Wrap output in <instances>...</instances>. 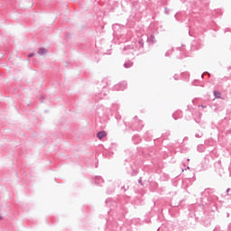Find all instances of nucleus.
Returning a JSON list of instances; mask_svg holds the SVG:
<instances>
[{
    "label": "nucleus",
    "mask_w": 231,
    "mask_h": 231,
    "mask_svg": "<svg viewBox=\"0 0 231 231\" xmlns=\"http://www.w3.org/2000/svg\"><path fill=\"white\" fill-rule=\"evenodd\" d=\"M126 88H127V82H125V81H123V82L119 83L118 85L115 86V89L116 91H124V89H126Z\"/></svg>",
    "instance_id": "nucleus-1"
},
{
    "label": "nucleus",
    "mask_w": 231,
    "mask_h": 231,
    "mask_svg": "<svg viewBox=\"0 0 231 231\" xmlns=\"http://www.w3.org/2000/svg\"><path fill=\"white\" fill-rule=\"evenodd\" d=\"M123 53L124 55H129V54L134 55V48L127 46V47H125Z\"/></svg>",
    "instance_id": "nucleus-2"
},
{
    "label": "nucleus",
    "mask_w": 231,
    "mask_h": 231,
    "mask_svg": "<svg viewBox=\"0 0 231 231\" xmlns=\"http://www.w3.org/2000/svg\"><path fill=\"white\" fill-rule=\"evenodd\" d=\"M105 136H107V133L106 131H100L97 134V137L99 140H102V138H105Z\"/></svg>",
    "instance_id": "nucleus-3"
},
{
    "label": "nucleus",
    "mask_w": 231,
    "mask_h": 231,
    "mask_svg": "<svg viewBox=\"0 0 231 231\" xmlns=\"http://www.w3.org/2000/svg\"><path fill=\"white\" fill-rule=\"evenodd\" d=\"M95 183L96 185H102V183H104V179H102V177L100 176H97L95 180Z\"/></svg>",
    "instance_id": "nucleus-4"
},
{
    "label": "nucleus",
    "mask_w": 231,
    "mask_h": 231,
    "mask_svg": "<svg viewBox=\"0 0 231 231\" xmlns=\"http://www.w3.org/2000/svg\"><path fill=\"white\" fill-rule=\"evenodd\" d=\"M147 41L150 44H154V42H156V38L152 34L148 37Z\"/></svg>",
    "instance_id": "nucleus-5"
},
{
    "label": "nucleus",
    "mask_w": 231,
    "mask_h": 231,
    "mask_svg": "<svg viewBox=\"0 0 231 231\" xmlns=\"http://www.w3.org/2000/svg\"><path fill=\"white\" fill-rule=\"evenodd\" d=\"M47 53H48V50H46L45 48H40L38 51L39 55H46Z\"/></svg>",
    "instance_id": "nucleus-6"
},
{
    "label": "nucleus",
    "mask_w": 231,
    "mask_h": 231,
    "mask_svg": "<svg viewBox=\"0 0 231 231\" xmlns=\"http://www.w3.org/2000/svg\"><path fill=\"white\" fill-rule=\"evenodd\" d=\"M124 68H133V61L128 60L126 62L124 63Z\"/></svg>",
    "instance_id": "nucleus-7"
},
{
    "label": "nucleus",
    "mask_w": 231,
    "mask_h": 231,
    "mask_svg": "<svg viewBox=\"0 0 231 231\" xmlns=\"http://www.w3.org/2000/svg\"><path fill=\"white\" fill-rule=\"evenodd\" d=\"M214 95L216 98H221V92L214 91Z\"/></svg>",
    "instance_id": "nucleus-8"
},
{
    "label": "nucleus",
    "mask_w": 231,
    "mask_h": 231,
    "mask_svg": "<svg viewBox=\"0 0 231 231\" xmlns=\"http://www.w3.org/2000/svg\"><path fill=\"white\" fill-rule=\"evenodd\" d=\"M171 10H169V8L165 7L164 9V13L166 14V15H169Z\"/></svg>",
    "instance_id": "nucleus-9"
},
{
    "label": "nucleus",
    "mask_w": 231,
    "mask_h": 231,
    "mask_svg": "<svg viewBox=\"0 0 231 231\" xmlns=\"http://www.w3.org/2000/svg\"><path fill=\"white\" fill-rule=\"evenodd\" d=\"M138 44L141 48H143V40L139 41Z\"/></svg>",
    "instance_id": "nucleus-10"
},
{
    "label": "nucleus",
    "mask_w": 231,
    "mask_h": 231,
    "mask_svg": "<svg viewBox=\"0 0 231 231\" xmlns=\"http://www.w3.org/2000/svg\"><path fill=\"white\" fill-rule=\"evenodd\" d=\"M171 53H172V51H168L165 53V57H171Z\"/></svg>",
    "instance_id": "nucleus-11"
},
{
    "label": "nucleus",
    "mask_w": 231,
    "mask_h": 231,
    "mask_svg": "<svg viewBox=\"0 0 231 231\" xmlns=\"http://www.w3.org/2000/svg\"><path fill=\"white\" fill-rule=\"evenodd\" d=\"M195 136L196 138H201V135H199V134H196Z\"/></svg>",
    "instance_id": "nucleus-12"
},
{
    "label": "nucleus",
    "mask_w": 231,
    "mask_h": 231,
    "mask_svg": "<svg viewBox=\"0 0 231 231\" xmlns=\"http://www.w3.org/2000/svg\"><path fill=\"white\" fill-rule=\"evenodd\" d=\"M28 57H29V58L33 57V53L29 54Z\"/></svg>",
    "instance_id": "nucleus-13"
},
{
    "label": "nucleus",
    "mask_w": 231,
    "mask_h": 231,
    "mask_svg": "<svg viewBox=\"0 0 231 231\" xmlns=\"http://www.w3.org/2000/svg\"><path fill=\"white\" fill-rule=\"evenodd\" d=\"M228 192H230V188L226 189V194H228Z\"/></svg>",
    "instance_id": "nucleus-14"
},
{
    "label": "nucleus",
    "mask_w": 231,
    "mask_h": 231,
    "mask_svg": "<svg viewBox=\"0 0 231 231\" xmlns=\"http://www.w3.org/2000/svg\"><path fill=\"white\" fill-rule=\"evenodd\" d=\"M113 190H115V188H113V189H112V190L108 191V193H111V192H113Z\"/></svg>",
    "instance_id": "nucleus-15"
},
{
    "label": "nucleus",
    "mask_w": 231,
    "mask_h": 231,
    "mask_svg": "<svg viewBox=\"0 0 231 231\" xmlns=\"http://www.w3.org/2000/svg\"><path fill=\"white\" fill-rule=\"evenodd\" d=\"M138 182H139V183H142V179H139Z\"/></svg>",
    "instance_id": "nucleus-16"
},
{
    "label": "nucleus",
    "mask_w": 231,
    "mask_h": 231,
    "mask_svg": "<svg viewBox=\"0 0 231 231\" xmlns=\"http://www.w3.org/2000/svg\"><path fill=\"white\" fill-rule=\"evenodd\" d=\"M142 127H143V125H141V126L139 127V129H142Z\"/></svg>",
    "instance_id": "nucleus-17"
},
{
    "label": "nucleus",
    "mask_w": 231,
    "mask_h": 231,
    "mask_svg": "<svg viewBox=\"0 0 231 231\" xmlns=\"http://www.w3.org/2000/svg\"><path fill=\"white\" fill-rule=\"evenodd\" d=\"M187 162H190V159H188Z\"/></svg>",
    "instance_id": "nucleus-18"
},
{
    "label": "nucleus",
    "mask_w": 231,
    "mask_h": 231,
    "mask_svg": "<svg viewBox=\"0 0 231 231\" xmlns=\"http://www.w3.org/2000/svg\"><path fill=\"white\" fill-rule=\"evenodd\" d=\"M229 228L231 229V225L229 226Z\"/></svg>",
    "instance_id": "nucleus-19"
},
{
    "label": "nucleus",
    "mask_w": 231,
    "mask_h": 231,
    "mask_svg": "<svg viewBox=\"0 0 231 231\" xmlns=\"http://www.w3.org/2000/svg\"><path fill=\"white\" fill-rule=\"evenodd\" d=\"M2 219L1 216H0V220Z\"/></svg>",
    "instance_id": "nucleus-20"
}]
</instances>
